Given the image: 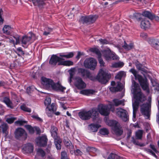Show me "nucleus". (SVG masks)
I'll return each mask as SVG.
<instances>
[{"mask_svg": "<svg viewBox=\"0 0 159 159\" xmlns=\"http://www.w3.org/2000/svg\"><path fill=\"white\" fill-rule=\"evenodd\" d=\"M131 87V91L134 94V98L135 99L134 102L132 104L133 109V119L135 121L134 119L136 117V111L137 110L139 105L140 102L144 101L146 98L144 95L141 92L138 84L134 80L132 81Z\"/></svg>", "mask_w": 159, "mask_h": 159, "instance_id": "nucleus-1", "label": "nucleus"}, {"mask_svg": "<svg viewBox=\"0 0 159 159\" xmlns=\"http://www.w3.org/2000/svg\"><path fill=\"white\" fill-rule=\"evenodd\" d=\"M42 84L46 89L52 88L53 89L62 92L66 89V88L61 85L59 82L54 83L53 81L50 79L43 77L41 78Z\"/></svg>", "mask_w": 159, "mask_h": 159, "instance_id": "nucleus-2", "label": "nucleus"}, {"mask_svg": "<svg viewBox=\"0 0 159 159\" xmlns=\"http://www.w3.org/2000/svg\"><path fill=\"white\" fill-rule=\"evenodd\" d=\"M129 71L134 75L135 79L138 80L142 89L146 91L147 93H149L150 91L147 78H144L140 75L137 74V71L134 68L131 69Z\"/></svg>", "mask_w": 159, "mask_h": 159, "instance_id": "nucleus-3", "label": "nucleus"}, {"mask_svg": "<svg viewBox=\"0 0 159 159\" xmlns=\"http://www.w3.org/2000/svg\"><path fill=\"white\" fill-rule=\"evenodd\" d=\"M64 60L61 57L57 56L56 55H52L49 61V63L52 65L55 66L58 62V65H64L66 66H72L73 65V63L70 61H63Z\"/></svg>", "mask_w": 159, "mask_h": 159, "instance_id": "nucleus-4", "label": "nucleus"}, {"mask_svg": "<svg viewBox=\"0 0 159 159\" xmlns=\"http://www.w3.org/2000/svg\"><path fill=\"white\" fill-rule=\"evenodd\" d=\"M111 77V74L108 73L107 70L101 69L99 71L96 79L102 84H105L108 82Z\"/></svg>", "mask_w": 159, "mask_h": 159, "instance_id": "nucleus-5", "label": "nucleus"}, {"mask_svg": "<svg viewBox=\"0 0 159 159\" xmlns=\"http://www.w3.org/2000/svg\"><path fill=\"white\" fill-rule=\"evenodd\" d=\"M107 125L112 127L114 133L118 136H120L123 133V130L119 122L116 120H109L107 122Z\"/></svg>", "mask_w": 159, "mask_h": 159, "instance_id": "nucleus-6", "label": "nucleus"}, {"mask_svg": "<svg viewBox=\"0 0 159 159\" xmlns=\"http://www.w3.org/2000/svg\"><path fill=\"white\" fill-rule=\"evenodd\" d=\"M57 129L56 127L54 126H51L50 132L52 136L54 139V144L57 149L59 150L61 149V140L60 137L57 136Z\"/></svg>", "mask_w": 159, "mask_h": 159, "instance_id": "nucleus-7", "label": "nucleus"}, {"mask_svg": "<svg viewBox=\"0 0 159 159\" xmlns=\"http://www.w3.org/2000/svg\"><path fill=\"white\" fill-rule=\"evenodd\" d=\"M151 98L149 97L148 99V102L146 103L141 106V112L143 115L146 117V118L147 119H149L150 116V109L151 107Z\"/></svg>", "mask_w": 159, "mask_h": 159, "instance_id": "nucleus-8", "label": "nucleus"}, {"mask_svg": "<svg viewBox=\"0 0 159 159\" xmlns=\"http://www.w3.org/2000/svg\"><path fill=\"white\" fill-rule=\"evenodd\" d=\"M116 113L117 116L124 122H127L129 120V117L127 111L121 108H118L116 109Z\"/></svg>", "mask_w": 159, "mask_h": 159, "instance_id": "nucleus-9", "label": "nucleus"}, {"mask_svg": "<svg viewBox=\"0 0 159 159\" xmlns=\"http://www.w3.org/2000/svg\"><path fill=\"white\" fill-rule=\"evenodd\" d=\"M15 138L19 140H25L27 137V134L25 131L22 128H18L15 132Z\"/></svg>", "mask_w": 159, "mask_h": 159, "instance_id": "nucleus-10", "label": "nucleus"}, {"mask_svg": "<svg viewBox=\"0 0 159 159\" xmlns=\"http://www.w3.org/2000/svg\"><path fill=\"white\" fill-rule=\"evenodd\" d=\"M98 18V16L96 15L83 16L81 17L79 21L83 24L86 23L90 24L94 23Z\"/></svg>", "mask_w": 159, "mask_h": 159, "instance_id": "nucleus-11", "label": "nucleus"}, {"mask_svg": "<svg viewBox=\"0 0 159 159\" xmlns=\"http://www.w3.org/2000/svg\"><path fill=\"white\" fill-rule=\"evenodd\" d=\"M96 61L94 58H90L86 59L84 62V66L86 67L93 70L97 65Z\"/></svg>", "mask_w": 159, "mask_h": 159, "instance_id": "nucleus-12", "label": "nucleus"}, {"mask_svg": "<svg viewBox=\"0 0 159 159\" xmlns=\"http://www.w3.org/2000/svg\"><path fill=\"white\" fill-rule=\"evenodd\" d=\"M102 53L104 58L107 61L110 60L111 59L116 60L118 58L117 56L113 53L109 48L104 50Z\"/></svg>", "mask_w": 159, "mask_h": 159, "instance_id": "nucleus-13", "label": "nucleus"}, {"mask_svg": "<svg viewBox=\"0 0 159 159\" xmlns=\"http://www.w3.org/2000/svg\"><path fill=\"white\" fill-rule=\"evenodd\" d=\"M97 108L98 111L102 115L106 116L110 113V110L107 105L100 104Z\"/></svg>", "mask_w": 159, "mask_h": 159, "instance_id": "nucleus-14", "label": "nucleus"}, {"mask_svg": "<svg viewBox=\"0 0 159 159\" xmlns=\"http://www.w3.org/2000/svg\"><path fill=\"white\" fill-rule=\"evenodd\" d=\"M74 84L78 89H81L85 88L86 84L80 77H76L75 79Z\"/></svg>", "mask_w": 159, "mask_h": 159, "instance_id": "nucleus-15", "label": "nucleus"}, {"mask_svg": "<svg viewBox=\"0 0 159 159\" xmlns=\"http://www.w3.org/2000/svg\"><path fill=\"white\" fill-rule=\"evenodd\" d=\"M78 73L80 74L83 77L86 76L92 80H94L95 79V78L93 77L91 73L89 71L84 69L79 68Z\"/></svg>", "mask_w": 159, "mask_h": 159, "instance_id": "nucleus-16", "label": "nucleus"}, {"mask_svg": "<svg viewBox=\"0 0 159 159\" xmlns=\"http://www.w3.org/2000/svg\"><path fill=\"white\" fill-rule=\"evenodd\" d=\"M78 115L80 117L82 120H86L91 118V112L89 111H83L79 112Z\"/></svg>", "mask_w": 159, "mask_h": 159, "instance_id": "nucleus-17", "label": "nucleus"}, {"mask_svg": "<svg viewBox=\"0 0 159 159\" xmlns=\"http://www.w3.org/2000/svg\"><path fill=\"white\" fill-rule=\"evenodd\" d=\"M150 147L152 149L153 151L150 149L147 148H144V150L146 152L148 153L151 154L152 156L154 157L155 158H157V156L155 154V152L157 153L158 152L155 146L153 144H150L149 145Z\"/></svg>", "mask_w": 159, "mask_h": 159, "instance_id": "nucleus-18", "label": "nucleus"}, {"mask_svg": "<svg viewBox=\"0 0 159 159\" xmlns=\"http://www.w3.org/2000/svg\"><path fill=\"white\" fill-rule=\"evenodd\" d=\"M90 51L95 53L98 55V58L100 66H104L105 63L101 58V54L100 51L96 48H92L90 49Z\"/></svg>", "mask_w": 159, "mask_h": 159, "instance_id": "nucleus-19", "label": "nucleus"}, {"mask_svg": "<svg viewBox=\"0 0 159 159\" xmlns=\"http://www.w3.org/2000/svg\"><path fill=\"white\" fill-rule=\"evenodd\" d=\"M47 138L46 136H43L37 139V144L40 146L44 147L47 144Z\"/></svg>", "mask_w": 159, "mask_h": 159, "instance_id": "nucleus-20", "label": "nucleus"}, {"mask_svg": "<svg viewBox=\"0 0 159 159\" xmlns=\"http://www.w3.org/2000/svg\"><path fill=\"white\" fill-rule=\"evenodd\" d=\"M56 107L54 104L52 103L51 105L47 107L46 109V113L48 116H51V112L54 113L56 111Z\"/></svg>", "mask_w": 159, "mask_h": 159, "instance_id": "nucleus-21", "label": "nucleus"}, {"mask_svg": "<svg viewBox=\"0 0 159 159\" xmlns=\"http://www.w3.org/2000/svg\"><path fill=\"white\" fill-rule=\"evenodd\" d=\"M148 43L155 49L159 51V39H150Z\"/></svg>", "mask_w": 159, "mask_h": 159, "instance_id": "nucleus-22", "label": "nucleus"}, {"mask_svg": "<svg viewBox=\"0 0 159 159\" xmlns=\"http://www.w3.org/2000/svg\"><path fill=\"white\" fill-rule=\"evenodd\" d=\"M117 85L116 87H112L109 88L110 91L112 92H115L120 91L122 90L123 86H122V84L120 82H117Z\"/></svg>", "mask_w": 159, "mask_h": 159, "instance_id": "nucleus-23", "label": "nucleus"}, {"mask_svg": "<svg viewBox=\"0 0 159 159\" xmlns=\"http://www.w3.org/2000/svg\"><path fill=\"white\" fill-rule=\"evenodd\" d=\"M45 155V152L41 148H39L37 151L35 158L36 159H43Z\"/></svg>", "mask_w": 159, "mask_h": 159, "instance_id": "nucleus-24", "label": "nucleus"}, {"mask_svg": "<svg viewBox=\"0 0 159 159\" xmlns=\"http://www.w3.org/2000/svg\"><path fill=\"white\" fill-rule=\"evenodd\" d=\"M98 111V109L95 108L89 111L91 112V118L92 116L93 121H94L98 117L99 114Z\"/></svg>", "mask_w": 159, "mask_h": 159, "instance_id": "nucleus-25", "label": "nucleus"}, {"mask_svg": "<svg viewBox=\"0 0 159 159\" xmlns=\"http://www.w3.org/2000/svg\"><path fill=\"white\" fill-rule=\"evenodd\" d=\"M34 36V34L31 33V36L28 37L26 35L23 36L21 40V42L22 44L26 45L31 40L32 37Z\"/></svg>", "mask_w": 159, "mask_h": 159, "instance_id": "nucleus-26", "label": "nucleus"}, {"mask_svg": "<svg viewBox=\"0 0 159 159\" xmlns=\"http://www.w3.org/2000/svg\"><path fill=\"white\" fill-rule=\"evenodd\" d=\"M23 149L27 153H31L33 150V146L32 144L28 143L23 147Z\"/></svg>", "mask_w": 159, "mask_h": 159, "instance_id": "nucleus-27", "label": "nucleus"}, {"mask_svg": "<svg viewBox=\"0 0 159 159\" xmlns=\"http://www.w3.org/2000/svg\"><path fill=\"white\" fill-rule=\"evenodd\" d=\"M35 6L42 8L46 4L44 0H31Z\"/></svg>", "mask_w": 159, "mask_h": 159, "instance_id": "nucleus-28", "label": "nucleus"}, {"mask_svg": "<svg viewBox=\"0 0 159 159\" xmlns=\"http://www.w3.org/2000/svg\"><path fill=\"white\" fill-rule=\"evenodd\" d=\"M8 126L6 123H4L0 125V131H2L6 136L8 134Z\"/></svg>", "mask_w": 159, "mask_h": 159, "instance_id": "nucleus-29", "label": "nucleus"}, {"mask_svg": "<svg viewBox=\"0 0 159 159\" xmlns=\"http://www.w3.org/2000/svg\"><path fill=\"white\" fill-rule=\"evenodd\" d=\"M101 125L98 124H91L89 126V129L93 132H96Z\"/></svg>", "mask_w": 159, "mask_h": 159, "instance_id": "nucleus-30", "label": "nucleus"}, {"mask_svg": "<svg viewBox=\"0 0 159 159\" xmlns=\"http://www.w3.org/2000/svg\"><path fill=\"white\" fill-rule=\"evenodd\" d=\"M95 92V91L92 89H85L81 91L80 93L86 95H89L93 94Z\"/></svg>", "mask_w": 159, "mask_h": 159, "instance_id": "nucleus-31", "label": "nucleus"}, {"mask_svg": "<svg viewBox=\"0 0 159 159\" xmlns=\"http://www.w3.org/2000/svg\"><path fill=\"white\" fill-rule=\"evenodd\" d=\"M150 23L148 20H142L141 23V27L142 28L146 29L150 26Z\"/></svg>", "mask_w": 159, "mask_h": 159, "instance_id": "nucleus-32", "label": "nucleus"}, {"mask_svg": "<svg viewBox=\"0 0 159 159\" xmlns=\"http://www.w3.org/2000/svg\"><path fill=\"white\" fill-rule=\"evenodd\" d=\"M11 28L9 25H5L2 30L3 33L7 34H10L11 33Z\"/></svg>", "mask_w": 159, "mask_h": 159, "instance_id": "nucleus-33", "label": "nucleus"}, {"mask_svg": "<svg viewBox=\"0 0 159 159\" xmlns=\"http://www.w3.org/2000/svg\"><path fill=\"white\" fill-rule=\"evenodd\" d=\"M142 15L146 17L150 20H152L153 19V14L150 12L148 11H144L143 12Z\"/></svg>", "mask_w": 159, "mask_h": 159, "instance_id": "nucleus-34", "label": "nucleus"}, {"mask_svg": "<svg viewBox=\"0 0 159 159\" xmlns=\"http://www.w3.org/2000/svg\"><path fill=\"white\" fill-rule=\"evenodd\" d=\"M113 102L116 106H118L120 105H122L123 106L125 105L124 100H119L118 99H115L113 100Z\"/></svg>", "mask_w": 159, "mask_h": 159, "instance_id": "nucleus-35", "label": "nucleus"}, {"mask_svg": "<svg viewBox=\"0 0 159 159\" xmlns=\"http://www.w3.org/2000/svg\"><path fill=\"white\" fill-rule=\"evenodd\" d=\"M3 102L6 104L7 106L11 108L13 107L12 102L9 98L7 97H5L3 99Z\"/></svg>", "mask_w": 159, "mask_h": 159, "instance_id": "nucleus-36", "label": "nucleus"}, {"mask_svg": "<svg viewBox=\"0 0 159 159\" xmlns=\"http://www.w3.org/2000/svg\"><path fill=\"white\" fill-rule=\"evenodd\" d=\"M107 159H123L122 157L118 156V155L111 153L107 158Z\"/></svg>", "mask_w": 159, "mask_h": 159, "instance_id": "nucleus-37", "label": "nucleus"}, {"mask_svg": "<svg viewBox=\"0 0 159 159\" xmlns=\"http://www.w3.org/2000/svg\"><path fill=\"white\" fill-rule=\"evenodd\" d=\"M124 45H123L122 47L125 50H129L133 48L134 47L133 43H130L128 45L126 43L125 41H124Z\"/></svg>", "mask_w": 159, "mask_h": 159, "instance_id": "nucleus-38", "label": "nucleus"}, {"mask_svg": "<svg viewBox=\"0 0 159 159\" xmlns=\"http://www.w3.org/2000/svg\"><path fill=\"white\" fill-rule=\"evenodd\" d=\"M25 127L29 131L30 134H33L34 133V127H33L29 125H25Z\"/></svg>", "mask_w": 159, "mask_h": 159, "instance_id": "nucleus-39", "label": "nucleus"}, {"mask_svg": "<svg viewBox=\"0 0 159 159\" xmlns=\"http://www.w3.org/2000/svg\"><path fill=\"white\" fill-rule=\"evenodd\" d=\"M143 131L141 130H139L136 132V136L137 139H141L142 137Z\"/></svg>", "mask_w": 159, "mask_h": 159, "instance_id": "nucleus-40", "label": "nucleus"}, {"mask_svg": "<svg viewBox=\"0 0 159 159\" xmlns=\"http://www.w3.org/2000/svg\"><path fill=\"white\" fill-rule=\"evenodd\" d=\"M125 75V73L124 71H120L119 72L115 77V78L120 80L121 79V78Z\"/></svg>", "mask_w": 159, "mask_h": 159, "instance_id": "nucleus-41", "label": "nucleus"}, {"mask_svg": "<svg viewBox=\"0 0 159 159\" xmlns=\"http://www.w3.org/2000/svg\"><path fill=\"white\" fill-rule=\"evenodd\" d=\"M74 53L73 52H69L68 54L66 55H59L60 57H64L67 58H70L74 56Z\"/></svg>", "mask_w": 159, "mask_h": 159, "instance_id": "nucleus-42", "label": "nucleus"}, {"mask_svg": "<svg viewBox=\"0 0 159 159\" xmlns=\"http://www.w3.org/2000/svg\"><path fill=\"white\" fill-rule=\"evenodd\" d=\"M99 132L101 134L103 135H107L109 133L108 130L105 128L100 129Z\"/></svg>", "mask_w": 159, "mask_h": 159, "instance_id": "nucleus-43", "label": "nucleus"}, {"mask_svg": "<svg viewBox=\"0 0 159 159\" xmlns=\"http://www.w3.org/2000/svg\"><path fill=\"white\" fill-rule=\"evenodd\" d=\"M44 30V31L43 33V35H48L50 34L51 32L52 31V29L49 27L46 28Z\"/></svg>", "mask_w": 159, "mask_h": 159, "instance_id": "nucleus-44", "label": "nucleus"}, {"mask_svg": "<svg viewBox=\"0 0 159 159\" xmlns=\"http://www.w3.org/2000/svg\"><path fill=\"white\" fill-rule=\"evenodd\" d=\"M63 142L65 145L67 147H69L70 145V141L67 137H64Z\"/></svg>", "mask_w": 159, "mask_h": 159, "instance_id": "nucleus-45", "label": "nucleus"}, {"mask_svg": "<svg viewBox=\"0 0 159 159\" xmlns=\"http://www.w3.org/2000/svg\"><path fill=\"white\" fill-rule=\"evenodd\" d=\"M124 65L123 63L122 62H119L113 64L112 65V66L115 68L121 67L123 66Z\"/></svg>", "mask_w": 159, "mask_h": 159, "instance_id": "nucleus-46", "label": "nucleus"}, {"mask_svg": "<svg viewBox=\"0 0 159 159\" xmlns=\"http://www.w3.org/2000/svg\"><path fill=\"white\" fill-rule=\"evenodd\" d=\"M27 121L25 120H17L15 122V124L19 125H23L25 124H27Z\"/></svg>", "mask_w": 159, "mask_h": 159, "instance_id": "nucleus-47", "label": "nucleus"}, {"mask_svg": "<svg viewBox=\"0 0 159 159\" xmlns=\"http://www.w3.org/2000/svg\"><path fill=\"white\" fill-rule=\"evenodd\" d=\"M51 99L49 98H47L45 100L44 103L46 106H49L51 103Z\"/></svg>", "mask_w": 159, "mask_h": 159, "instance_id": "nucleus-48", "label": "nucleus"}, {"mask_svg": "<svg viewBox=\"0 0 159 159\" xmlns=\"http://www.w3.org/2000/svg\"><path fill=\"white\" fill-rule=\"evenodd\" d=\"M69 73L70 78H72L75 74V68H72L69 70Z\"/></svg>", "mask_w": 159, "mask_h": 159, "instance_id": "nucleus-49", "label": "nucleus"}, {"mask_svg": "<svg viewBox=\"0 0 159 159\" xmlns=\"http://www.w3.org/2000/svg\"><path fill=\"white\" fill-rule=\"evenodd\" d=\"M20 108L21 110L25 111L30 112L31 111V109H30L28 108L24 105L21 106H20Z\"/></svg>", "mask_w": 159, "mask_h": 159, "instance_id": "nucleus-50", "label": "nucleus"}, {"mask_svg": "<svg viewBox=\"0 0 159 159\" xmlns=\"http://www.w3.org/2000/svg\"><path fill=\"white\" fill-rule=\"evenodd\" d=\"M142 15L139 13H135L133 15V17L138 20H140L141 19Z\"/></svg>", "mask_w": 159, "mask_h": 159, "instance_id": "nucleus-51", "label": "nucleus"}, {"mask_svg": "<svg viewBox=\"0 0 159 159\" xmlns=\"http://www.w3.org/2000/svg\"><path fill=\"white\" fill-rule=\"evenodd\" d=\"M86 151L87 152H95L96 151L97 149L94 148L92 147H88L86 148Z\"/></svg>", "mask_w": 159, "mask_h": 159, "instance_id": "nucleus-52", "label": "nucleus"}, {"mask_svg": "<svg viewBox=\"0 0 159 159\" xmlns=\"http://www.w3.org/2000/svg\"><path fill=\"white\" fill-rule=\"evenodd\" d=\"M99 42L102 44H107L109 43V41L107 39H99Z\"/></svg>", "mask_w": 159, "mask_h": 159, "instance_id": "nucleus-53", "label": "nucleus"}, {"mask_svg": "<svg viewBox=\"0 0 159 159\" xmlns=\"http://www.w3.org/2000/svg\"><path fill=\"white\" fill-rule=\"evenodd\" d=\"M34 89V88L33 86H29L26 89V92L28 93H31L32 91H33Z\"/></svg>", "mask_w": 159, "mask_h": 159, "instance_id": "nucleus-54", "label": "nucleus"}, {"mask_svg": "<svg viewBox=\"0 0 159 159\" xmlns=\"http://www.w3.org/2000/svg\"><path fill=\"white\" fill-rule=\"evenodd\" d=\"M16 119V118L14 117L8 118L7 119L6 121L9 124H11L13 123L14 121Z\"/></svg>", "mask_w": 159, "mask_h": 159, "instance_id": "nucleus-55", "label": "nucleus"}, {"mask_svg": "<svg viewBox=\"0 0 159 159\" xmlns=\"http://www.w3.org/2000/svg\"><path fill=\"white\" fill-rule=\"evenodd\" d=\"M136 67L139 70L144 71V69L143 68V66L142 64H138L136 65Z\"/></svg>", "mask_w": 159, "mask_h": 159, "instance_id": "nucleus-56", "label": "nucleus"}, {"mask_svg": "<svg viewBox=\"0 0 159 159\" xmlns=\"http://www.w3.org/2000/svg\"><path fill=\"white\" fill-rule=\"evenodd\" d=\"M3 14V11L2 9H0V25L3 23V20L2 18V15Z\"/></svg>", "mask_w": 159, "mask_h": 159, "instance_id": "nucleus-57", "label": "nucleus"}, {"mask_svg": "<svg viewBox=\"0 0 159 159\" xmlns=\"http://www.w3.org/2000/svg\"><path fill=\"white\" fill-rule=\"evenodd\" d=\"M13 37L16 39V44H17L20 43V37L18 35H16L15 36H13Z\"/></svg>", "mask_w": 159, "mask_h": 159, "instance_id": "nucleus-58", "label": "nucleus"}, {"mask_svg": "<svg viewBox=\"0 0 159 159\" xmlns=\"http://www.w3.org/2000/svg\"><path fill=\"white\" fill-rule=\"evenodd\" d=\"M13 37L16 39V44H17L20 43V37L18 35H16L15 36H13Z\"/></svg>", "mask_w": 159, "mask_h": 159, "instance_id": "nucleus-59", "label": "nucleus"}, {"mask_svg": "<svg viewBox=\"0 0 159 159\" xmlns=\"http://www.w3.org/2000/svg\"><path fill=\"white\" fill-rule=\"evenodd\" d=\"M13 37L16 39V44H17L20 43V37L18 35H16L15 36H13Z\"/></svg>", "mask_w": 159, "mask_h": 159, "instance_id": "nucleus-60", "label": "nucleus"}, {"mask_svg": "<svg viewBox=\"0 0 159 159\" xmlns=\"http://www.w3.org/2000/svg\"><path fill=\"white\" fill-rule=\"evenodd\" d=\"M74 153L76 156H80L82 154V152L79 149H77L75 151Z\"/></svg>", "mask_w": 159, "mask_h": 159, "instance_id": "nucleus-61", "label": "nucleus"}, {"mask_svg": "<svg viewBox=\"0 0 159 159\" xmlns=\"http://www.w3.org/2000/svg\"><path fill=\"white\" fill-rule=\"evenodd\" d=\"M140 36L143 39H145L147 37V34L144 33H142L140 34Z\"/></svg>", "mask_w": 159, "mask_h": 159, "instance_id": "nucleus-62", "label": "nucleus"}, {"mask_svg": "<svg viewBox=\"0 0 159 159\" xmlns=\"http://www.w3.org/2000/svg\"><path fill=\"white\" fill-rule=\"evenodd\" d=\"M32 118L35 119L39 121H42V120L41 118L39 117L38 116H32Z\"/></svg>", "mask_w": 159, "mask_h": 159, "instance_id": "nucleus-63", "label": "nucleus"}, {"mask_svg": "<svg viewBox=\"0 0 159 159\" xmlns=\"http://www.w3.org/2000/svg\"><path fill=\"white\" fill-rule=\"evenodd\" d=\"M156 121L158 123H159V110L156 115Z\"/></svg>", "mask_w": 159, "mask_h": 159, "instance_id": "nucleus-64", "label": "nucleus"}]
</instances>
